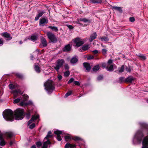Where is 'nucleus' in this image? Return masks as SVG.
<instances>
[{
    "label": "nucleus",
    "mask_w": 148,
    "mask_h": 148,
    "mask_svg": "<svg viewBox=\"0 0 148 148\" xmlns=\"http://www.w3.org/2000/svg\"><path fill=\"white\" fill-rule=\"evenodd\" d=\"M45 89L48 93L52 92L55 88V85L54 82L51 80H48L44 84Z\"/></svg>",
    "instance_id": "nucleus-1"
},
{
    "label": "nucleus",
    "mask_w": 148,
    "mask_h": 148,
    "mask_svg": "<svg viewBox=\"0 0 148 148\" xmlns=\"http://www.w3.org/2000/svg\"><path fill=\"white\" fill-rule=\"evenodd\" d=\"M3 116L7 121H12L14 119L13 112L10 109L6 110L3 112Z\"/></svg>",
    "instance_id": "nucleus-2"
},
{
    "label": "nucleus",
    "mask_w": 148,
    "mask_h": 148,
    "mask_svg": "<svg viewBox=\"0 0 148 148\" xmlns=\"http://www.w3.org/2000/svg\"><path fill=\"white\" fill-rule=\"evenodd\" d=\"M24 110L23 109L18 108L14 111L15 118L16 120L22 119L23 118Z\"/></svg>",
    "instance_id": "nucleus-3"
},
{
    "label": "nucleus",
    "mask_w": 148,
    "mask_h": 148,
    "mask_svg": "<svg viewBox=\"0 0 148 148\" xmlns=\"http://www.w3.org/2000/svg\"><path fill=\"white\" fill-rule=\"evenodd\" d=\"M132 70V68L131 66L129 65L127 66L125 65H123L121 66V67H119L118 68V70L117 71L119 73H122L123 72L125 71L126 73L127 72L130 73Z\"/></svg>",
    "instance_id": "nucleus-4"
},
{
    "label": "nucleus",
    "mask_w": 148,
    "mask_h": 148,
    "mask_svg": "<svg viewBox=\"0 0 148 148\" xmlns=\"http://www.w3.org/2000/svg\"><path fill=\"white\" fill-rule=\"evenodd\" d=\"M73 41L74 43L73 46L76 47L82 46L84 43V39H81L79 37L75 38Z\"/></svg>",
    "instance_id": "nucleus-5"
},
{
    "label": "nucleus",
    "mask_w": 148,
    "mask_h": 148,
    "mask_svg": "<svg viewBox=\"0 0 148 148\" xmlns=\"http://www.w3.org/2000/svg\"><path fill=\"white\" fill-rule=\"evenodd\" d=\"M52 136V134L51 131H49L48 133V134L46 136L44 140H47V141H45L43 143L42 147V148H47L48 145L51 143L50 142L48 138H51Z\"/></svg>",
    "instance_id": "nucleus-6"
},
{
    "label": "nucleus",
    "mask_w": 148,
    "mask_h": 148,
    "mask_svg": "<svg viewBox=\"0 0 148 148\" xmlns=\"http://www.w3.org/2000/svg\"><path fill=\"white\" fill-rule=\"evenodd\" d=\"M144 136V134L141 130H138L136 134V137L137 141L139 143L141 142Z\"/></svg>",
    "instance_id": "nucleus-7"
},
{
    "label": "nucleus",
    "mask_w": 148,
    "mask_h": 148,
    "mask_svg": "<svg viewBox=\"0 0 148 148\" xmlns=\"http://www.w3.org/2000/svg\"><path fill=\"white\" fill-rule=\"evenodd\" d=\"M46 34L50 41L52 42H55L56 41V36L55 34L49 32H47Z\"/></svg>",
    "instance_id": "nucleus-8"
},
{
    "label": "nucleus",
    "mask_w": 148,
    "mask_h": 148,
    "mask_svg": "<svg viewBox=\"0 0 148 148\" xmlns=\"http://www.w3.org/2000/svg\"><path fill=\"white\" fill-rule=\"evenodd\" d=\"M64 62V60L63 59H60L58 60L57 64L56 65V71H58L60 68L62 67Z\"/></svg>",
    "instance_id": "nucleus-9"
},
{
    "label": "nucleus",
    "mask_w": 148,
    "mask_h": 148,
    "mask_svg": "<svg viewBox=\"0 0 148 148\" xmlns=\"http://www.w3.org/2000/svg\"><path fill=\"white\" fill-rule=\"evenodd\" d=\"M142 148H148V136L145 137L142 142Z\"/></svg>",
    "instance_id": "nucleus-10"
},
{
    "label": "nucleus",
    "mask_w": 148,
    "mask_h": 148,
    "mask_svg": "<svg viewBox=\"0 0 148 148\" xmlns=\"http://www.w3.org/2000/svg\"><path fill=\"white\" fill-rule=\"evenodd\" d=\"M48 22V20L47 18H41L39 20V25L41 26H44L47 24Z\"/></svg>",
    "instance_id": "nucleus-11"
},
{
    "label": "nucleus",
    "mask_w": 148,
    "mask_h": 148,
    "mask_svg": "<svg viewBox=\"0 0 148 148\" xmlns=\"http://www.w3.org/2000/svg\"><path fill=\"white\" fill-rule=\"evenodd\" d=\"M79 20L86 23L84 25V26L89 25L92 21L91 20L88 19L84 18H81L79 19Z\"/></svg>",
    "instance_id": "nucleus-12"
},
{
    "label": "nucleus",
    "mask_w": 148,
    "mask_h": 148,
    "mask_svg": "<svg viewBox=\"0 0 148 148\" xmlns=\"http://www.w3.org/2000/svg\"><path fill=\"white\" fill-rule=\"evenodd\" d=\"M90 48L89 44H86L80 47L79 49V51L81 52H84L88 50Z\"/></svg>",
    "instance_id": "nucleus-13"
},
{
    "label": "nucleus",
    "mask_w": 148,
    "mask_h": 148,
    "mask_svg": "<svg viewBox=\"0 0 148 148\" xmlns=\"http://www.w3.org/2000/svg\"><path fill=\"white\" fill-rule=\"evenodd\" d=\"M71 47L70 44H68L65 45L62 49L63 51L64 52H69L71 51Z\"/></svg>",
    "instance_id": "nucleus-14"
},
{
    "label": "nucleus",
    "mask_w": 148,
    "mask_h": 148,
    "mask_svg": "<svg viewBox=\"0 0 148 148\" xmlns=\"http://www.w3.org/2000/svg\"><path fill=\"white\" fill-rule=\"evenodd\" d=\"M83 65L84 68L86 69L87 72H89L91 70V67L90 64L88 62H84L83 63Z\"/></svg>",
    "instance_id": "nucleus-15"
},
{
    "label": "nucleus",
    "mask_w": 148,
    "mask_h": 148,
    "mask_svg": "<svg viewBox=\"0 0 148 148\" xmlns=\"http://www.w3.org/2000/svg\"><path fill=\"white\" fill-rule=\"evenodd\" d=\"M136 78L132 76H130L125 78V83H131L134 82Z\"/></svg>",
    "instance_id": "nucleus-16"
},
{
    "label": "nucleus",
    "mask_w": 148,
    "mask_h": 148,
    "mask_svg": "<svg viewBox=\"0 0 148 148\" xmlns=\"http://www.w3.org/2000/svg\"><path fill=\"white\" fill-rule=\"evenodd\" d=\"M62 133V131L56 130V138L59 141H60L62 140L60 135Z\"/></svg>",
    "instance_id": "nucleus-17"
},
{
    "label": "nucleus",
    "mask_w": 148,
    "mask_h": 148,
    "mask_svg": "<svg viewBox=\"0 0 148 148\" xmlns=\"http://www.w3.org/2000/svg\"><path fill=\"white\" fill-rule=\"evenodd\" d=\"M41 45L40 47H41L43 48L44 47H46L47 46V40L45 38L43 37L41 38Z\"/></svg>",
    "instance_id": "nucleus-18"
},
{
    "label": "nucleus",
    "mask_w": 148,
    "mask_h": 148,
    "mask_svg": "<svg viewBox=\"0 0 148 148\" xmlns=\"http://www.w3.org/2000/svg\"><path fill=\"white\" fill-rule=\"evenodd\" d=\"M97 37V34L96 32H94L93 34H92L89 38V40L90 42L92 41L93 40L96 38Z\"/></svg>",
    "instance_id": "nucleus-19"
},
{
    "label": "nucleus",
    "mask_w": 148,
    "mask_h": 148,
    "mask_svg": "<svg viewBox=\"0 0 148 148\" xmlns=\"http://www.w3.org/2000/svg\"><path fill=\"white\" fill-rule=\"evenodd\" d=\"M76 145L75 144H72L69 143H67L64 147V148H75Z\"/></svg>",
    "instance_id": "nucleus-20"
},
{
    "label": "nucleus",
    "mask_w": 148,
    "mask_h": 148,
    "mask_svg": "<svg viewBox=\"0 0 148 148\" xmlns=\"http://www.w3.org/2000/svg\"><path fill=\"white\" fill-rule=\"evenodd\" d=\"M2 36L5 38H7L6 40H10L12 38V37L11 36L10 34L7 32L3 33Z\"/></svg>",
    "instance_id": "nucleus-21"
},
{
    "label": "nucleus",
    "mask_w": 148,
    "mask_h": 148,
    "mask_svg": "<svg viewBox=\"0 0 148 148\" xmlns=\"http://www.w3.org/2000/svg\"><path fill=\"white\" fill-rule=\"evenodd\" d=\"M39 117L38 115H36L33 116L31 119L28 121V124L29 125L31 123H32L34 120L37 119Z\"/></svg>",
    "instance_id": "nucleus-22"
},
{
    "label": "nucleus",
    "mask_w": 148,
    "mask_h": 148,
    "mask_svg": "<svg viewBox=\"0 0 148 148\" xmlns=\"http://www.w3.org/2000/svg\"><path fill=\"white\" fill-rule=\"evenodd\" d=\"M78 61L77 57L75 56L72 57L70 60V62L72 64H74L76 63Z\"/></svg>",
    "instance_id": "nucleus-23"
},
{
    "label": "nucleus",
    "mask_w": 148,
    "mask_h": 148,
    "mask_svg": "<svg viewBox=\"0 0 148 148\" xmlns=\"http://www.w3.org/2000/svg\"><path fill=\"white\" fill-rule=\"evenodd\" d=\"M100 66L99 65L94 66L92 69L91 72H95L98 71L100 69Z\"/></svg>",
    "instance_id": "nucleus-24"
},
{
    "label": "nucleus",
    "mask_w": 148,
    "mask_h": 148,
    "mask_svg": "<svg viewBox=\"0 0 148 148\" xmlns=\"http://www.w3.org/2000/svg\"><path fill=\"white\" fill-rule=\"evenodd\" d=\"M111 8L113 10H116L121 13H122L123 12V10L121 7L113 6Z\"/></svg>",
    "instance_id": "nucleus-25"
},
{
    "label": "nucleus",
    "mask_w": 148,
    "mask_h": 148,
    "mask_svg": "<svg viewBox=\"0 0 148 148\" xmlns=\"http://www.w3.org/2000/svg\"><path fill=\"white\" fill-rule=\"evenodd\" d=\"M90 3L99 4L101 3L102 2V0H90Z\"/></svg>",
    "instance_id": "nucleus-26"
},
{
    "label": "nucleus",
    "mask_w": 148,
    "mask_h": 148,
    "mask_svg": "<svg viewBox=\"0 0 148 148\" xmlns=\"http://www.w3.org/2000/svg\"><path fill=\"white\" fill-rule=\"evenodd\" d=\"M5 135L7 136V138H9L13 137L14 134L13 132H9L6 133Z\"/></svg>",
    "instance_id": "nucleus-27"
},
{
    "label": "nucleus",
    "mask_w": 148,
    "mask_h": 148,
    "mask_svg": "<svg viewBox=\"0 0 148 148\" xmlns=\"http://www.w3.org/2000/svg\"><path fill=\"white\" fill-rule=\"evenodd\" d=\"M141 127L143 129H148V124L145 123H140Z\"/></svg>",
    "instance_id": "nucleus-28"
},
{
    "label": "nucleus",
    "mask_w": 148,
    "mask_h": 148,
    "mask_svg": "<svg viewBox=\"0 0 148 148\" xmlns=\"http://www.w3.org/2000/svg\"><path fill=\"white\" fill-rule=\"evenodd\" d=\"M72 138L73 137H71L70 135L69 134L64 136V139L66 142L70 141L71 139H72Z\"/></svg>",
    "instance_id": "nucleus-29"
},
{
    "label": "nucleus",
    "mask_w": 148,
    "mask_h": 148,
    "mask_svg": "<svg viewBox=\"0 0 148 148\" xmlns=\"http://www.w3.org/2000/svg\"><path fill=\"white\" fill-rule=\"evenodd\" d=\"M13 93H14V97H17V94L18 93H19L20 94V95H21L22 94H23V92H21L20 90H18L14 91L13 92Z\"/></svg>",
    "instance_id": "nucleus-30"
},
{
    "label": "nucleus",
    "mask_w": 148,
    "mask_h": 148,
    "mask_svg": "<svg viewBox=\"0 0 148 148\" xmlns=\"http://www.w3.org/2000/svg\"><path fill=\"white\" fill-rule=\"evenodd\" d=\"M85 58L88 60H90L93 59L94 58V56L88 54L86 55Z\"/></svg>",
    "instance_id": "nucleus-31"
},
{
    "label": "nucleus",
    "mask_w": 148,
    "mask_h": 148,
    "mask_svg": "<svg viewBox=\"0 0 148 148\" xmlns=\"http://www.w3.org/2000/svg\"><path fill=\"white\" fill-rule=\"evenodd\" d=\"M34 69L38 73H39L40 71V68L38 65L37 64H34Z\"/></svg>",
    "instance_id": "nucleus-32"
},
{
    "label": "nucleus",
    "mask_w": 148,
    "mask_h": 148,
    "mask_svg": "<svg viewBox=\"0 0 148 148\" xmlns=\"http://www.w3.org/2000/svg\"><path fill=\"white\" fill-rule=\"evenodd\" d=\"M118 83L121 84L122 83H125V78L124 77H121L119 78Z\"/></svg>",
    "instance_id": "nucleus-33"
},
{
    "label": "nucleus",
    "mask_w": 148,
    "mask_h": 148,
    "mask_svg": "<svg viewBox=\"0 0 148 148\" xmlns=\"http://www.w3.org/2000/svg\"><path fill=\"white\" fill-rule=\"evenodd\" d=\"M37 36H36L32 35L31 36L30 38H28V39L32 41H35L37 40Z\"/></svg>",
    "instance_id": "nucleus-34"
},
{
    "label": "nucleus",
    "mask_w": 148,
    "mask_h": 148,
    "mask_svg": "<svg viewBox=\"0 0 148 148\" xmlns=\"http://www.w3.org/2000/svg\"><path fill=\"white\" fill-rule=\"evenodd\" d=\"M72 139L73 140L75 141H82L83 139L79 137L75 136L72 138Z\"/></svg>",
    "instance_id": "nucleus-35"
},
{
    "label": "nucleus",
    "mask_w": 148,
    "mask_h": 148,
    "mask_svg": "<svg viewBox=\"0 0 148 148\" xmlns=\"http://www.w3.org/2000/svg\"><path fill=\"white\" fill-rule=\"evenodd\" d=\"M138 56L142 60H145L146 59V57L142 54H140L138 55Z\"/></svg>",
    "instance_id": "nucleus-36"
},
{
    "label": "nucleus",
    "mask_w": 148,
    "mask_h": 148,
    "mask_svg": "<svg viewBox=\"0 0 148 148\" xmlns=\"http://www.w3.org/2000/svg\"><path fill=\"white\" fill-rule=\"evenodd\" d=\"M113 65H111L109 66H107L106 67V70L108 71H112L113 69Z\"/></svg>",
    "instance_id": "nucleus-37"
},
{
    "label": "nucleus",
    "mask_w": 148,
    "mask_h": 148,
    "mask_svg": "<svg viewBox=\"0 0 148 148\" xmlns=\"http://www.w3.org/2000/svg\"><path fill=\"white\" fill-rule=\"evenodd\" d=\"M101 39L102 41L107 42L109 41V39L107 37L103 36L101 38Z\"/></svg>",
    "instance_id": "nucleus-38"
},
{
    "label": "nucleus",
    "mask_w": 148,
    "mask_h": 148,
    "mask_svg": "<svg viewBox=\"0 0 148 148\" xmlns=\"http://www.w3.org/2000/svg\"><path fill=\"white\" fill-rule=\"evenodd\" d=\"M9 87L10 89H12L16 87V85L11 84L9 85Z\"/></svg>",
    "instance_id": "nucleus-39"
},
{
    "label": "nucleus",
    "mask_w": 148,
    "mask_h": 148,
    "mask_svg": "<svg viewBox=\"0 0 148 148\" xmlns=\"http://www.w3.org/2000/svg\"><path fill=\"white\" fill-rule=\"evenodd\" d=\"M25 101L24 100H23V101L21 102L19 104V106H23L27 105V103L25 102Z\"/></svg>",
    "instance_id": "nucleus-40"
},
{
    "label": "nucleus",
    "mask_w": 148,
    "mask_h": 148,
    "mask_svg": "<svg viewBox=\"0 0 148 148\" xmlns=\"http://www.w3.org/2000/svg\"><path fill=\"white\" fill-rule=\"evenodd\" d=\"M72 91L70 90L68 92L65 94L64 97L66 98L68 96L71 95L72 93Z\"/></svg>",
    "instance_id": "nucleus-41"
},
{
    "label": "nucleus",
    "mask_w": 148,
    "mask_h": 148,
    "mask_svg": "<svg viewBox=\"0 0 148 148\" xmlns=\"http://www.w3.org/2000/svg\"><path fill=\"white\" fill-rule=\"evenodd\" d=\"M5 145V142L4 140H0V145L1 146H3Z\"/></svg>",
    "instance_id": "nucleus-42"
},
{
    "label": "nucleus",
    "mask_w": 148,
    "mask_h": 148,
    "mask_svg": "<svg viewBox=\"0 0 148 148\" xmlns=\"http://www.w3.org/2000/svg\"><path fill=\"white\" fill-rule=\"evenodd\" d=\"M23 100H24L25 101H26L27 99H28L29 97L27 95L24 94L23 96Z\"/></svg>",
    "instance_id": "nucleus-43"
},
{
    "label": "nucleus",
    "mask_w": 148,
    "mask_h": 148,
    "mask_svg": "<svg viewBox=\"0 0 148 148\" xmlns=\"http://www.w3.org/2000/svg\"><path fill=\"white\" fill-rule=\"evenodd\" d=\"M103 79V77L102 75H100L97 77V80L98 81H100L102 80Z\"/></svg>",
    "instance_id": "nucleus-44"
},
{
    "label": "nucleus",
    "mask_w": 148,
    "mask_h": 148,
    "mask_svg": "<svg viewBox=\"0 0 148 148\" xmlns=\"http://www.w3.org/2000/svg\"><path fill=\"white\" fill-rule=\"evenodd\" d=\"M74 82V79L73 78H71L68 82L67 84H69Z\"/></svg>",
    "instance_id": "nucleus-45"
},
{
    "label": "nucleus",
    "mask_w": 148,
    "mask_h": 148,
    "mask_svg": "<svg viewBox=\"0 0 148 148\" xmlns=\"http://www.w3.org/2000/svg\"><path fill=\"white\" fill-rule=\"evenodd\" d=\"M66 26L69 28L70 30H71L73 28V27L72 25L69 24L67 25Z\"/></svg>",
    "instance_id": "nucleus-46"
},
{
    "label": "nucleus",
    "mask_w": 148,
    "mask_h": 148,
    "mask_svg": "<svg viewBox=\"0 0 148 148\" xmlns=\"http://www.w3.org/2000/svg\"><path fill=\"white\" fill-rule=\"evenodd\" d=\"M129 19L130 21L132 22H133L135 21V19L133 17H130Z\"/></svg>",
    "instance_id": "nucleus-47"
},
{
    "label": "nucleus",
    "mask_w": 148,
    "mask_h": 148,
    "mask_svg": "<svg viewBox=\"0 0 148 148\" xmlns=\"http://www.w3.org/2000/svg\"><path fill=\"white\" fill-rule=\"evenodd\" d=\"M36 144L38 147H39L41 145L42 143L40 142H37L36 143Z\"/></svg>",
    "instance_id": "nucleus-48"
},
{
    "label": "nucleus",
    "mask_w": 148,
    "mask_h": 148,
    "mask_svg": "<svg viewBox=\"0 0 148 148\" xmlns=\"http://www.w3.org/2000/svg\"><path fill=\"white\" fill-rule=\"evenodd\" d=\"M107 51V50L105 49H102L101 51L102 53L103 54H106Z\"/></svg>",
    "instance_id": "nucleus-49"
},
{
    "label": "nucleus",
    "mask_w": 148,
    "mask_h": 148,
    "mask_svg": "<svg viewBox=\"0 0 148 148\" xmlns=\"http://www.w3.org/2000/svg\"><path fill=\"white\" fill-rule=\"evenodd\" d=\"M74 84L76 85L79 86L80 85V84L79 82L77 81H75L74 82Z\"/></svg>",
    "instance_id": "nucleus-50"
},
{
    "label": "nucleus",
    "mask_w": 148,
    "mask_h": 148,
    "mask_svg": "<svg viewBox=\"0 0 148 148\" xmlns=\"http://www.w3.org/2000/svg\"><path fill=\"white\" fill-rule=\"evenodd\" d=\"M3 41L1 38H0V46H1L3 45Z\"/></svg>",
    "instance_id": "nucleus-51"
},
{
    "label": "nucleus",
    "mask_w": 148,
    "mask_h": 148,
    "mask_svg": "<svg viewBox=\"0 0 148 148\" xmlns=\"http://www.w3.org/2000/svg\"><path fill=\"white\" fill-rule=\"evenodd\" d=\"M35 126V124L34 123H33L31 125H29V127L31 129H33Z\"/></svg>",
    "instance_id": "nucleus-52"
},
{
    "label": "nucleus",
    "mask_w": 148,
    "mask_h": 148,
    "mask_svg": "<svg viewBox=\"0 0 148 148\" xmlns=\"http://www.w3.org/2000/svg\"><path fill=\"white\" fill-rule=\"evenodd\" d=\"M107 66L106 64L105 63H102V66L105 68L106 69Z\"/></svg>",
    "instance_id": "nucleus-53"
},
{
    "label": "nucleus",
    "mask_w": 148,
    "mask_h": 148,
    "mask_svg": "<svg viewBox=\"0 0 148 148\" xmlns=\"http://www.w3.org/2000/svg\"><path fill=\"white\" fill-rule=\"evenodd\" d=\"M48 28H50L52 30H56V27L55 26H48Z\"/></svg>",
    "instance_id": "nucleus-54"
},
{
    "label": "nucleus",
    "mask_w": 148,
    "mask_h": 148,
    "mask_svg": "<svg viewBox=\"0 0 148 148\" xmlns=\"http://www.w3.org/2000/svg\"><path fill=\"white\" fill-rule=\"evenodd\" d=\"M45 12H40L39 13L37 14L40 17L43 14L45 13Z\"/></svg>",
    "instance_id": "nucleus-55"
},
{
    "label": "nucleus",
    "mask_w": 148,
    "mask_h": 148,
    "mask_svg": "<svg viewBox=\"0 0 148 148\" xmlns=\"http://www.w3.org/2000/svg\"><path fill=\"white\" fill-rule=\"evenodd\" d=\"M20 100V99H17L14 100V103H17L19 102Z\"/></svg>",
    "instance_id": "nucleus-56"
},
{
    "label": "nucleus",
    "mask_w": 148,
    "mask_h": 148,
    "mask_svg": "<svg viewBox=\"0 0 148 148\" xmlns=\"http://www.w3.org/2000/svg\"><path fill=\"white\" fill-rule=\"evenodd\" d=\"M92 52L94 55H95L97 54L98 52V51L97 50H95L92 51Z\"/></svg>",
    "instance_id": "nucleus-57"
},
{
    "label": "nucleus",
    "mask_w": 148,
    "mask_h": 148,
    "mask_svg": "<svg viewBox=\"0 0 148 148\" xmlns=\"http://www.w3.org/2000/svg\"><path fill=\"white\" fill-rule=\"evenodd\" d=\"M64 68L66 70H68L69 69V67L68 65L67 64H66L64 66Z\"/></svg>",
    "instance_id": "nucleus-58"
},
{
    "label": "nucleus",
    "mask_w": 148,
    "mask_h": 148,
    "mask_svg": "<svg viewBox=\"0 0 148 148\" xmlns=\"http://www.w3.org/2000/svg\"><path fill=\"white\" fill-rule=\"evenodd\" d=\"M16 75V77H17L19 78H22L23 76L22 75Z\"/></svg>",
    "instance_id": "nucleus-59"
},
{
    "label": "nucleus",
    "mask_w": 148,
    "mask_h": 148,
    "mask_svg": "<svg viewBox=\"0 0 148 148\" xmlns=\"http://www.w3.org/2000/svg\"><path fill=\"white\" fill-rule=\"evenodd\" d=\"M4 140L3 139V135L2 134H0V140Z\"/></svg>",
    "instance_id": "nucleus-60"
},
{
    "label": "nucleus",
    "mask_w": 148,
    "mask_h": 148,
    "mask_svg": "<svg viewBox=\"0 0 148 148\" xmlns=\"http://www.w3.org/2000/svg\"><path fill=\"white\" fill-rule=\"evenodd\" d=\"M58 78L59 80H60L62 78V77L61 75H58Z\"/></svg>",
    "instance_id": "nucleus-61"
},
{
    "label": "nucleus",
    "mask_w": 148,
    "mask_h": 148,
    "mask_svg": "<svg viewBox=\"0 0 148 148\" xmlns=\"http://www.w3.org/2000/svg\"><path fill=\"white\" fill-rule=\"evenodd\" d=\"M40 17L37 14L35 18V20L36 21L38 20L39 19Z\"/></svg>",
    "instance_id": "nucleus-62"
},
{
    "label": "nucleus",
    "mask_w": 148,
    "mask_h": 148,
    "mask_svg": "<svg viewBox=\"0 0 148 148\" xmlns=\"http://www.w3.org/2000/svg\"><path fill=\"white\" fill-rule=\"evenodd\" d=\"M40 17L37 14L35 18V20L36 21L38 20L39 19Z\"/></svg>",
    "instance_id": "nucleus-63"
},
{
    "label": "nucleus",
    "mask_w": 148,
    "mask_h": 148,
    "mask_svg": "<svg viewBox=\"0 0 148 148\" xmlns=\"http://www.w3.org/2000/svg\"><path fill=\"white\" fill-rule=\"evenodd\" d=\"M113 62L112 60H108V63L109 64H111Z\"/></svg>",
    "instance_id": "nucleus-64"
}]
</instances>
